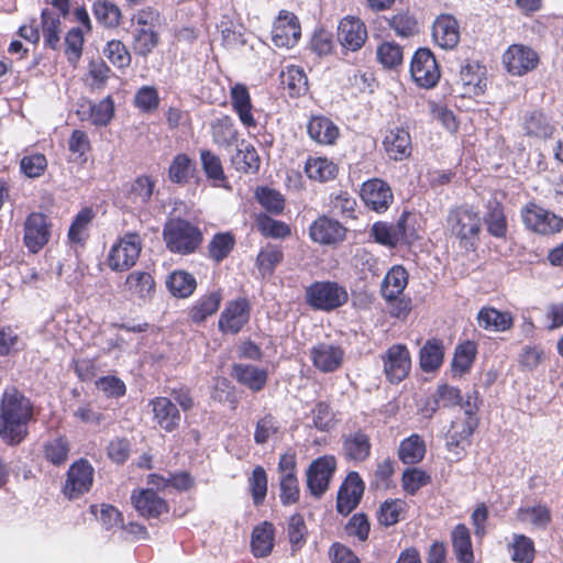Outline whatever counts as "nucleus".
<instances>
[{
    "label": "nucleus",
    "mask_w": 563,
    "mask_h": 563,
    "mask_svg": "<svg viewBox=\"0 0 563 563\" xmlns=\"http://www.w3.org/2000/svg\"><path fill=\"white\" fill-rule=\"evenodd\" d=\"M424 441L416 433L402 440L398 449V456L405 464L419 463L424 457Z\"/></svg>",
    "instance_id": "obj_45"
},
{
    "label": "nucleus",
    "mask_w": 563,
    "mask_h": 563,
    "mask_svg": "<svg viewBox=\"0 0 563 563\" xmlns=\"http://www.w3.org/2000/svg\"><path fill=\"white\" fill-rule=\"evenodd\" d=\"M402 488L409 495H415L421 487L430 483V476L422 470L408 468L404 472Z\"/></svg>",
    "instance_id": "obj_59"
},
{
    "label": "nucleus",
    "mask_w": 563,
    "mask_h": 563,
    "mask_svg": "<svg viewBox=\"0 0 563 563\" xmlns=\"http://www.w3.org/2000/svg\"><path fill=\"white\" fill-rule=\"evenodd\" d=\"M476 355V345L472 341H465L455 347L451 362V369L454 375H463L473 365Z\"/></svg>",
    "instance_id": "obj_48"
},
{
    "label": "nucleus",
    "mask_w": 563,
    "mask_h": 563,
    "mask_svg": "<svg viewBox=\"0 0 563 563\" xmlns=\"http://www.w3.org/2000/svg\"><path fill=\"white\" fill-rule=\"evenodd\" d=\"M159 36L152 27H136L133 34V51L136 55L146 57L158 45Z\"/></svg>",
    "instance_id": "obj_49"
},
{
    "label": "nucleus",
    "mask_w": 563,
    "mask_h": 563,
    "mask_svg": "<svg viewBox=\"0 0 563 563\" xmlns=\"http://www.w3.org/2000/svg\"><path fill=\"white\" fill-rule=\"evenodd\" d=\"M93 13L98 22L106 27L115 29L120 24L121 10L107 0H98L93 3Z\"/></svg>",
    "instance_id": "obj_50"
},
{
    "label": "nucleus",
    "mask_w": 563,
    "mask_h": 563,
    "mask_svg": "<svg viewBox=\"0 0 563 563\" xmlns=\"http://www.w3.org/2000/svg\"><path fill=\"white\" fill-rule=\"evenodd\" d=\"M163 236L167 249L178 254L194 253L202 242L200 230L181 219H175L166 223Z\"/></svg>",
    "instance_id": "obj_4"
},
{
    "label": "nucleus",
    "mask_w": 563,
    "mask_h": 563,
    "mask_svg": "<svg viewBox=\"0 0 563 563\" xmlns=\"http://www.w3.org/2000/svg\"><path fill=\"white\" fill-rule=\"evenodd\" d=\"M305 172L310 179L328 181L335 177L338 167L325 157H310L306 162Z\"/></svg>",
    "instance_id": "obj_47"
},
{
    "label": "nucleus",
    "mask_w": 563,
    "mask_h": 563,
    "mask_svg": "<svg viewBox=\"0 0 563 563\" xmlns=\"http://www.w3.org/2000/svg\"><path fill=\"white\" fill-rule=\"evenodd\" d=\"M301 36L298 18L289 11L282 10L274 22L272 41L277 47L290 48L297 44Z\"/></svg>",
    "instance_id": "obj_12"
},
{
    "label": "nucleus",
    "mask_w": 563,
    "mask_h": 563,
    "mask_svg": "<svg viewBox=\"0 0 563 563\" xmlns=\"http://www.w3.org/2000/svg\"><path fill=\"white\" fill-rule=\"evenodd\" d=\"M154 187L155 181L148 176H139L126 191V201L135 208H143L150 201Z\"/></svg>",
    "instance_id": "obj_40"
},
{
    "label": "nucleus",
    "mask_w": 563,
    "mask_h": 563,
    "mask_svg": "<svg viewBox=\"0 0 563 563\" xmlns=\"http://www.w3.org/2000/svg\"><path fill=\"white\" fill-rule=\"evenodd\" d=\"M478 325L485 330L503 332L512 327V316L492 307H484L477 314Z\"/></svg>",
    "instance_id": "obj_34"
},
{
    "label": "nucleus",
    "mask_w": 563,
    "mask_h": 563,
    "mask_svg": "<svg viewBox=\"0 0 563 563\" xmlns=\"http://www.w3.org/2000/svg\"><path fill=\"white\" fill-rule=\"evenodd\" d=\"M231 164L238 172L255 174L260 169L261 159L255 147L242 140L231 156Z\"/></svg>",
    "instance_id": "obj_32"
},
{
    "label": "nucleus",
    "mask_w": 563,
    "mask_h": 563,
    "mask_svg": "<svg viewBox=\"0 0 563 563\" xmlns=\"http://www.w3.org/2000/svg\"><path fill=\"white\" fill-rule=\"evenodd\" d=\"M52 224L48 218L42 212H31L24 221L23 242L26 249L38 253L51 239Z\"/></svg>",
    "instance_id": "obj_8"
},
{
    "label": "nucleus",
    "mask_w": 563,
    "mask_h": 563,
    "mask_svg": "<svg viewBox=\"0 0 563 563\" xmlns=\"http://www.w3.org/2000/svg\"><path fill=\"white\" fill-rule=\"evenodd\" d=\"M378 60L388 68H394L402 62V48L395 43L385 42L377 48Z\"/></svg>",
    "instance_id": "obj_64"
},
{
    "label": "nucleus",
    "mask_w": 563,
    "mask_h": 563,
    "mask_svg": "<svg viewBox=\"0 0 563 563\" xmlns=\"http://www.w3.org/2000/svg\"><path fill=\"white\" fill-rule=\"evenodd\" d=\"M511 559L518 563H531L534 558V545L530 538L516 536L512 544Z\"/></svg>",
    "instance_id": "obj_63"
},
{
    "label": "nucleus",
    "mask_w": 563,
    "mask_h": 563,
    "mask_svg": "<svg viewBox=\"0 0 563 563\" xmlns=\"http://www.w3.org/2000/svg\"><path fill=\"white\" fill-rule=\"evenodd\" d=\"M65 54L70 64L76 65L82 52L84 35L80 29L74 27L66 34L65 37Z\"/></svg>",
    "instance_id": "obj_62"
},
{
    "label": "nucleus",
    "mask_w": 563,
    "mask_h": 563,
    "mask_svg": "<svg viewBox=\"0 0 563 563\" xmlns=\"http://www.w3.org/2000/svg\"><path fill=\"white\" fill-rule=\"evenodd\" d=\"M307 132L309 137L320 145H333L340 135L339 128L324 115L311 117Z\"/></svg>",
    "instance_id": "obj_30"
},
{
    "label": "nucleus",
    "mask_w": 563,
    "mask_h": 563,
    "mask_svg": "<svg viewBox=\"0 0 563 563\" xmlns=\"http://www.w3.org/2000/svg\"><path fill=\"white\" fill-rule=\"evenodd\" d=\"M407 284V271L402 266H394L383 280L382 295L388 301L395 300L402 294Z\"/></svg>",
    "instance_id": "obj_38"
},
{
    "label": "nucleus",
    "mask_w": 563,
    "mask_h": 563,
    "mask_svg": "<svg viewBox=\"0 0 563 563\" xmlns=\"http://www.w3.org/2000/svg\"><path fill=\"white\" fill-rule=\"evenodd\" d=\"M103 55L118 68L129 67L131 54L125 45L119 40H111L107 43Z\"/></svg>",
    "instance_id": "obj_52"
},
{
    "label": "nucleus",
    "mask_w": 563,
    "mask_h": 563,
    "mask_svg": "<svg viewBox=\"0 0 563 563\" xmlns=\"http://www.w3.org/2000/svg\"><path fill=\"white\" fill-rule=\"evenodd\" d=\"M230 100L241 123L247 129H254L257 122L253 115V104L249 89L243 84H235L230 89Z\"/></svg>",
    "instance_id": "obj_28"
},
{
    "label": "nucleus",
    "mask_w": 563,
    "mask_h": 563,
    "mask_svg": "<svg viewBox=\"0 0 563 563\" xmlns=\"http://www.w3.org/2000/svg\"><path fill=\"white\" fill-rule=\"evenodd\" d=\"M409 214L402 213L395 224L377 222L372 228L375 241L382 245L395 247L400 243L411 244L417 240L416 231L409 227Z\"/></svg>",
    "instance_id": "obj_7"
},
{
    "label": "nucleus",
    "mask_w": 563,
    "mask_h": 563,
    "mask_svg": "<svg viewBox=\"0 0 563 563\" xmlns=\"http://www.w3.org/2000/svg\"><path fill=\"white\" fill-rule=\"evenodd\" d=\"M278 431V422L276 418L266 413L262 418H260L255 426L254 432V441L257 444H265L269 441V439L276 434Z\"/></svg>",
    "instance_id": "obj_60"
},
{
    "label": "nucleus",
    "mask_w": 563,
    "mask_h": 563,
    "mask_svg": "<svg viewBox=\"0 0 563 563\" xmlns=\"http://www.w3.org/2000/svg\"><path fill=\"white\" fill-rule=\"evenodd\" d=\"M452 547L459 563H474V552L471 533L465 525L454 527L452 533Z\"/></svg>",
    "instance_id": "obj_37"
},
{
    "label": "nucleus",
    "mask_w": 563,
    "mask_h": 563,
    "mask_svg": "<svg viewBox=\"0 0 563 563\" xmlns=\"http://www.w3.org/2000/svg\"><path fill=\"white\" fill-rule=\"evenodd\" d=\"M383 147L390 159L404 161L411 155V136L404 128H391L385 132Z\"/></svg>",
    "instance_id": "obj_21"
},
{
    "label": "nucleus",
    "mask_w": 563,
    "mask_h": 563,
    "mask_svg": "<svg viewBox=\"0 0 563 563\" xmlns=\"http://www.w3.org/2000/svg\"><path fill=\"white\" fill-rule=\"evenodd\" d=\"M372 443L369 435L357 430L342 435V454L347 461L361 463L371 455Z\"/></svg>",
    "instance_id": "obj_24"
},
{
    "label": "nucleus",
    "mask_w": 563,
    "mask_h": 563,
    "mask_svg": "<svg viewBox=\"0 0 563 563\" xmlns=\"http://www.w3.org/2000/svg\"><path fill=\"white\" fill-rule=\"evenodd\" d=\"M477 408V391H474L465 398L463 417H456L451 422L446 434V449L452 462H459L465 455V444H470L468 441L478 427Z\"/></svg>",
    "instance_id": "obj_2"
},
{
    "label": "nucleus",
    "mask_w": 563,
    "mask_h": 563,
    "mask_svg": "<svg viewBox=\"0 0 563 563\" xmlns=\"http://www.w3.org/2000/svg\"><path fill=\"white\" fill-rule=\"evenodd\" d=\"M33 418V404L18 388L7 387L0 399V438L8 445L21 443Z\"/></svg>",
    "instance_id": "obj_1"
},
{
    "label": "nucleus",
    "mask_w": 563,
    "mask_h": 563,
    "mask_svg": "<svg viewBox=\"0 0 563 563\" xmlns=\"http://www.w3.org/2000/svg\"><path fill=\"white\" fill-rule=\"evenodd\" d=\"M384 372L390 383L401 382L411 367L408 349L402 344L391 345L383 355Z\"/></svg>",
    "instance_id": "obj_16"
},
{
    "label": "nucleus",
    "mask_w": 563,
    "mask_h": 563,
    "mask_svg": "<svg viewBox=\"0 0 563 563\" xmlns=\"http://www.w3.org/2000/svg\"><path fill=\"white\" fill-rule=\"evenodd\" d=\"M42 26L44 40L47 46L55 49L59 43L60 20L48 10L42 12Z\"/></svg>",
    "instance_id": "obj_54"
},
{
    "label": "nucleus",
    "mask_w": 563,
    "mask_h": 563,
    "mask_svg": "<svg viewBox=\"0 0 563 563\" xmlns=\"http://www.w3.org/2000/svg\"><path fill=\"white\" fill-rule=\"evenodd\" d=\"M221 300L222 295L219 290H213L202 296L190 309L192 321L199 323L216 313Z\"/></svg>",
    "instance_id": "obj_44"
},
{
    "label": "nucleus",
    "mask_w": 563,
    "mask_h": 563,
    "mask_svg": "<svg viewBox=\"0 0 563 563\" xmlns=\"http://www.w3.org/2000/svg\"><path fill=\"white\" fill-rule=\"evenodd\" d=\"M283 252L276 246H267L257 255V267L263 276L272 275L275 267L282 262Z\"/></svg>",
    "instance_id": "obj_57"
},
{
    "label": "nucleus",
    "mask_w": 563,
    "mask_h": 563,
    "mask_svg": "<svg viewBox=\"0 0 563 563\" xmlns=\"http://www.w3.org/2000/svg\"><path fill=\"white\" fill-rule=\"evenodd\" d=\"M345 352L340 345L320 342L311 347L309 356L313 366L322 373H333L343 364Z\"/></svg>",
    "instance_id": "obj_18"
},
{
    "label": "nucleus",
    "mask_w": 563,
    "mask_h": 563,
    "mask_svg": "<svg viewBox=\"0 0 563 563\" xmlns=\"http://www.w3.org/2000/svg\"><path fill=\"white\" fill-rule=\"evenodd\" d=\"M367 38L365 24L357 18L345 16L338 26V41L350 51L360 49Z\"/></svg>",
    "instance_id": "obj_23"
},
{
    "label": "nucleus",
    "mask_w": 563,
    "mask_h": 563,
    "mask_svg": "<svg viewBox=\"0 0 563 563\" xmlns=\"http://www.w3.org/2000/svg\"><path fill=\"white\" fill-rule=\"evenodd\" d=\"M280 80L291 98L300 97L308 91L307 75L299 66H287L280 74Z\"/></svg>",
    "instance_id": "obj_35"
},
{
    "label": "nucleus",
    "mask_w": 563,
    "mask_h": 563,
    "mask_svg": "<svg viewBox=\"0 0 563 563\" xmlns=\"http://www.w3.org/2000/svg\"><path fill=\"white\" fill-rule=\"evenodd\" d=\"M130 296L142 302L148 301L155 294V282L150 273L133 272L125 280Z\"/></svg>",
    "instance_id": "obj_33"
},
{
    "label": "nucleus",
    "mask_w": 563,
    "mask_h": 563,
    "mask_svg": "<svg viewBox=\"0 0 563 563\" xmlns=\"http://www.w3.org/2000/svg\"><path fill=\"white\" fill-rule=\"evenodd\" d=\"M487 231L495 238H504L507 233V221L504 214V208L497 200H489L487 212L484 216Z\"/></svg>",
    "instance_id": "obj_43"
},
{
    "label": "nucleus",
    "mask_w": 563,
    "mask_h": 563,
    "mask_svg": "<svg viewBox=\"0 0 563 563\" xmlns=\"http://www.w3.org/2000/svg\"><path fill=\"white\" fill-rule=\"evenodd\" d=\"M346 229L336 220L319 217L309 228L310 238L320 244H335L345 238Z\"/></svg>",
    "instance_id": "obj_25"
},
{
    "label": "nucleus",
    "mask_w": 563,
    "mask_h": 563,
    "mask_svg": "<svg viewBox=\"0 0 563 563\" xmlns=\"http://www.w3.org/2000/svg\"><path fill=\"white\" fill-rule=\"evenodd\" d=\"M445 227L450 235L459 241L460 246L473 249L479 240L482 218L473 207L457 206L449 210Z\"/></svg>",
    "instance_id": "obj_3"
},
{
    "label": "nucleus",
    "mask_w": 563,
    "mask_h": 563,
    "mask_svg": "<svg viewBox=\"0 0 563 563\" xmlns=\"http://www.w3.org/2000/svg\"><path fill=\"white\" fill-rule=\"evenodd\" d=\"M485 67L477 62H466L461 65L459 78L455 82L461 96H479L486 88Z\"/></svg>",
    "instance_id": "obj_15"
},
{
    "label": "nucleus",
    "mask_w": 563,
    "mask_h": 563,
    "mask_svg": "<svg viewBox=\"0 0 563 563\" xmlns=\"http://www.w3.org/2000/svg\"><path fill=\"white\" fill-rule=\"evenodd\" d=\"M311 416L314 427L320 431H328L333 428L335 423V415L330 406L324 401L316 404L311 411Z\"/></svg>",
    "instance_id": "obj_61"
},
{
    "label": "nucleus",
    "mask_w": 563,
    "mask_h": 563,
    "mask_svg": "<svg viewBox=\"0 0 563 563\" xmlns=\"http://www.w3.org/2000/svg\"><path fill=\"white\" fill-rule=\"evenodd\" d=\"M525 130L527 134L548 137L552 134V126L549 124L547 117L538 111L531 112L525 120Z\"/></svg>",
    "instance_id": "obj_58"
},
{
    "label": "nucleus",
    "mask_w": 563,
    "mask_h": 563,
    "mask_svg": "<svg viewBox=\"0 0 563 563\" xmlns=\"http://www.w3.org/2000/svg\"><path fill=\"white\" fill-rule=\"evenodd\" d=\"M503 63L509 74L522 76L537 67L539 56L528 46L514 44L504 53Z\"/></svg>",
    "instance_id": "obj_14"
},
{
    "label": "nucleus",
    "mask_w": 563,
    "mask_h": 563,
    "mask_svg": "<svg viewBox=\"0 0 563 563\" xmlns=\"http://www.w3.org/2000/svg\"><path fill=\"white\" fill-rule=\"evenodd\" d=\"M253 503L262 505L267 494V474L262 466H256L249 478Z\"/></svg>",
    "instance_id": "obj_55"
},
{
    "label": "nucleus",
    "mask_w": 563,
    "mask_h": 563,
    "mask_svg": "<svg viewBox=\"0 0 563 563\" xmlns=\"http://www.w3.org/2000/svg\"><path fill=\"white\" fill-rule=\"evenodd\" d=\"M200 161L207 178L212 181L214 187L229 188L222 162L218 155L209 150H201Z\"/></svg>",
    "instance_id": "obj_39"
},
{
    "label": "nucleus",
    "mask_w": 563,
    "mask_h": 563,
    "mask_svg": "<svg viewBox=\"0 0 563 563\" xmlns=\"http://www.w3.org/2000/svg\"><path fill=\"white\" fill-rule=\"evenodd\" d=\"M464 402L465 399L462 397L459 388L448 384H441L437 387L432 397L426 402L422 412L427 418H431L440 408H452L459 405L463 409Z\"/></svg>",
    "instance_id": "obj_26"
},
{
    "label": "nucleus",
    "mask_w": 563,
    "mask_h": 563,
    "mask_svg": "<svg viewBox=\"0 0 563 563\" xmlns=\"http://www.w3.org/2000/svg\"><path fill=\"white\" fill-rule=\"evenodd\" d=\"M363 493L364 483L358 473H349L338 492L336 510L341 515H349L360 504Z\"/></svg>",
    "instance_id": "obj_19"
},
{
    "label": "nucleus",
    "mask_w": 563,
    "mask_h": 563,
    "mask_svg": "<svg viewBox=\"0 0 563 563\" xmlns=\"http://www.w3.org/2000/svg\"><path fill=\"white\" fill-rule=\"evenodd\" d=\"M251 306L246 298L229 301L221 312L218 325L224 333H238L250 320Z\"/></svg>",
    "instance_id": "obj_17"
},
{
    "label": "nucleus",
    "mask_w": 563,
    "mask_h": 563,
    "mask_svg": "<svg viewBox=\"0 0 563 563\" xmlns=\"http://www.w3.org/2000/svg\"><path fill=\"white\" fill-rule=\"evenodd\" d=\"M142 250L137 233H126L112 247L107 257L109 267L114 272H124L135 265Z\"/></svg>",
    "instance_id": "obj_6"
},
{
    "label": "nucleus",
    "mask_w": 563,
    "mask_h": 563,
    "mask_svg": "<svg viewBox=\"0 0 563 563\" xmlns=\"http://www.w3.org/2000/svg\"><path fill=\"white\" fill-rule=\"evenodd\" d=\"M152 407L153 419L155 423L166 432H173L178 429L181 421V416L168 397H155L150 401Z\"/></svg>",
    "instance_id": "obj_22"
},
{
    "label": "nucleus",
    "mask_w": 563,
    "mask_h": 563,
    "mask_svg": "<svg viewBox=\"0 0 563 563\" xmlns=\"http://www.w3.org/2000/svg\"><path fill=\"white\" fill-rule=\"evenodd\" d=\"M361 198L372 210L384 212L393 201V192L385 181L374 178L363 184Z\"/></svg>",
    "instance_id": "obj_20"
},
{
    "label": "nucleus",
    "mask_w": 563,
    "mask_h": 563,
    "mask_svg": "<svg viewBox=\"0 0 563 563\" xmlns=\"http://www.w3.org/2000/svg\"><path fill=\"white\" fill-rule=\"evenodd\" d=\"M522 220L528 229L543 235L553 234L563 228L562 218L534 203L525 207Z\"/></svg>",
    "instance_id": "obj_11"
},
{
    "label": "nucleus",
    "mask_w": 563,
    "mask_h": 563,
    "mask_svg": "<svg viewBox=\"0 0 563 563\" xmlns=\"http://www.w3.org/2000/svg\"><path fill=\"white\" fill-rule=\"evenodd\" d=\"M92 482L93 467L90 463L85 460L75 462L67 472L64 494L69 499H76L91 488Z\"/></svg>",
    "instance_id": "obj_13"
},
{
    "label": "nucleus",
    "mask_w": 563,
    "mask_h": 563,
    "mask_svg": "<svg viewBox=\"0 0 563 563\" xmlns=\"http://www.w3.org/2000/svg\"><path fill=\"white\" fill-rule=\"evenodd\" d=\"M252 551L257 558L267 556L274 545V527L269 522H264L254 528L252 532Z\"/></svg>",
    "instance_id": "obj_42"
},
{
    "label": "nucleus",
    "mask_w": 563,
    "mask_h": 563,
    "mask_svg": "<svg viewBox=\"0 0 563 563\" xmlns=\"http://www.w3.org/2000/svg\"><path fill=\"white\" fill-rule=\"evenodd\" d=\"M346 290L334 282H316L306 290V299L317 310L330 311L347 301Z\"/></svg>",
    "instance_id": "obj_5"
},
{
    "label": "nucleus",
    "mask_w": 563,
    "mask_h": 563,
    "mask_svg": "<svg viewBox=\"0 0 563 563\" xmlns=\"http://www.w3.org/2000/svg\"><path fill=\"white\" fill-rule=\"evenodd\" d=\"M166 286L173 296L187 298L195 291L197 282L191 274L185 271H176L168 276Z\"/></svg>",
    "instance_id": "obj_46"
},
{
    "label": "nucleus",
    "mask_w": 563,
    "mask_h": 563,
    "mask_svg": "<svg viewBox=\"0 0 563 563\" xmlns=\"http://www.w3.org/2000/svg\"><path fill=\"white\" fill-rule=\"evenodd\" d=\"M335 470L336 460L332 455L321 456L309 465L306 472L307 486L314 497L320 498L327 492Z\"/></svg>",
    "instance_id": "obj_10"
},
{
    "label": "nucleus",
    "mask_w": 563,
    "mask_h": 563,
    "mask_svg": "<svg viewBox=\"0 0 563 563\" xmlns=\"http://www.w3.org/2000/svg\"><path fill=\"white\" fill-rule=\"evenodd\" d=\"M234 238L230 233H218L209 243V255L217 263L224 260L234 246Z\"/></svg>",
    "instance_id": "obj_53"
},
{
    "label": "nucleus",
    "mask_w": 563,
    "mask_h": 563,
    "mask_svg": "<svg viewBox=\"0 0 563 563\" xmlns=\"http://www.w3.org/2000/svg\"><path fill=\"white\" fill-rule=\"evenodd\" d=\"M210 130L213 143L219 146L228 147L238 141V129L229 115H222L213 120Z\"/></svg>",
    "instance_id": "obj_36"
},
{
    "label": "nucleus",
    "mask_w": 563,
    "mask_h": 563,
    "mask_svg": "<svg viewBox=\"0 0 563 563\" xmlns=\"http://www.w3.org/2000/svg\"><path fill=\"white\" fill-rule=\"evenodd\" d=\"M287 534L292 553L300 550L306 543L307 527L301 515L295 514L289 518Z\"/></svg>",
    "instance_id": "obj_51"
},
{
    "label": "nucleus",
    "mask_w": 563,
    "mask_h": 563,
    "mask_svg": "<svg viewBox=\"0 0 563 563\" xmlns=\"http://www.w3.org/2000/svg\"><path fill=\"white\" fill-rule=\"evenodd\" d=\"M232 377L253 393L262 390L267 383V371L251 364H234Z\"/></svg>",
    "instance_id": "obj_31"
},
{
    "label": "nucleus",
    "mask_w": 563,
    "mask_h": 563,
    "mask_svg": "<svg viewBox=\"0 0 563 563\" xmlns=\"http://www.w3.org/2000/svg\"><path fill=\"white\" fill-rule=\"evenodd\" d=\"M432 37L441 48H454L460 42V27L456 19L449 14L438 16L432 26Z\"/></svg>",
    "instance_id": "obj_27"
},
{
    "label": "nucleus",
    "mask_w": 563,
    "mask_h": 563,
    "mask_svg": "<svg viewBox=\"0 0 563 563\" xmlns=\"http://www.w3.org/2000/svg\"><path fill=\"white\" fill-rule=\"evenodd\" d=\"M410 74L422 88L434 87L440 79V69L433 54L428 48L418 49L411 59Z\"/></svg>",
    "instance_id": "obj_9"
},
{
    "label": "nucleus",
    "mask_w": 563,
    "mask_h": 563,
    "mask_svg": "<svg viewBox=\"0 0 563 563\" xmlns=\"http://www.w3.org/2000/svg\"><path fill=\"white\" fill-rule=\"evenodd\" d=\"M194 169L195 166L191 159L186 154H179L173 159L168 169V176L173 183H185Z\"/></svg>",
    "instance_id": "obj_56"
},
{
    "label": "nucleus",
    "mask_w": 563,
    "mask_h": 563,
    "mask_svg": "<svg viewBox=\"0 0 563 563\" xmlns=\"http://www.w3.org/2000/svg\"><path fill=\"white\" fill-rule=\"evenodd\" d=\"M131 500L136 511L146 518H158L162 514L168 511L166 501L158 497L153 488L134 492Z\"/></svg>",
    "instance_id": "obj_29"
},
{
    "label": "nucleus",
    "mask_w": 563,
    "mask_h": 563,
    "mask_svg": "<svg viewBox=\"0 0 563 563\" xmlns=\"http://www.w3.org/2000/svg\"><path fill=\"white\" fill-rule=\"evenodd\" d=\"M443 358V343L438 339L428 340L420 350V366L426 373L438 369L442 365Z\"/></svg>",
    "instance_id": "obj_41"
}]
</instances>
